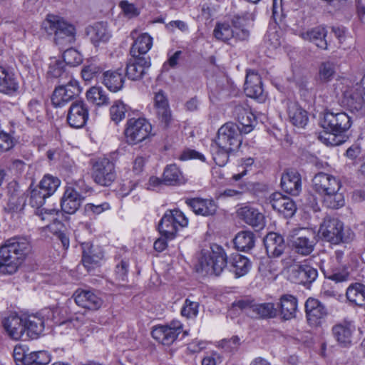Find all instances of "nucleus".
Returning <instances> with one entry per match:
<instances>
[{
    "instance_id": "f257e3e1",
    "label": "nucleus",
    "mask_w": 365,
    "mask_h": 365,
    "mask_svg": "<svg viewBox=\"0 0 365 365\" xmlns=\"http://www.w3.org/2000/svg\"><path fill=\"white\" fill-rule=\"evenodd\" d=\"M242 134L240 126L232 122L225 123L218 129L217 137L210 146L216 165L224 166L227 164L230 154L240 148Z\"/></svg>"
},
{
    "instance_id": "f03ea898",
    "label": "nucleus",
    "mask_w": 365,
    "mask_h": 365,
    "mask_svg": "<svg viewBox=\"0 0 365 365\" xmlns=\"http://www.w3.org/2000/svg\"><path fill=\"white\" fill-rule=\"evenodd\" d=\"M314 190L322 196L324 205L330 209H339L345 205L344 194L340 192L341 180L336 177L323 172L312 179Z\"/></svg>"
},
{
    "instance_id": "7ed1b4c3",
    "label": "nucleus",
    "mask_w": 365,
    "mask_h": 365,
    "mask_svg": "<svg viewBox=\"0 0 365 365\" xmlns=\"http://www.w3.org/2000/svg\"><path fill=\"white\" fill-rule=\"evenodd\" d=\"M351 123V117L345 112L325 111L321 125L328 132L321 133L319 136V140L327 145H341L344 142L341 135L350 128Z\"/></svg>"
},
{
    "instance_id": "20e7f679",
    "label": "nucleus",
    "mask_w": 365,
    "mask_h": 365,
    "mask_svg": "<svg viewBox=\"0 0 365 365\" xmlns=\"http://www.w3.org/2000/svg\"><path fill=\"white\" fill-rule=\"evenodd\" d=\"M319 234L324 240L335 245L348 242L354 237V234L349 229H344L342 222L329 217L324 219L320 225Z\"/></svg>"
},
{
    "instance_id": "39448f33",
    "label": "nucleus",
    "mask_w": 365,
    "mask_h": 365,
    "mask_svg": "<svg viewBox=\"0 0 365 365\" xmlns=\"http://www.w3.org/2000/svg\"><path fill=\"white\" fill-rule=\"evenodd\" d=\"M231 26L226 23L217 24L214 29L215 37L220 41L227 42L232 38L240 41L247 40L250 32L245 28L247 25V19L242 16H235L232 19Z\"/></svg>"
},
{
    "instance_id": "423d86ee",
    "label": "nucleus",
    "mask_w": 365,
    "mask_h": 365,
    "mask_svg": "<svg viewBox=\"0 0 365 365\" xmlns=\"http://www.w3.org/2000/svg\"><path fill=\"white\" fill-rule=\"evenodd\" d=\"M292 250L302 256L310 255L315 246L314 232L307 228L292 230L288 237Z\"/></svg>"
},
{
    "instance_id": "0eeeda50",
    "label": "nucleus",
    "mask_w": 365,
    "mask_h": 365,
    "mask_svg": "<svg viewBox=\"0 0 365 365\" xmlns=\"http://www.w3.org/2000/svg\"><path fill=\"white\" fill-rule=\"evenodd\" d=\"M151 131L152 125L145 118H130L124 131L126 143L131 145H137L149 138Z\"/></svg>"
},
{
    "instance_id": "6e6552de",
    "label": "nucleus",
    "mask_w": 365,
    "mask_h": 365,
    "mask_svg": "<svg viewBox=\"0 0 365 365\" xmlns=\"http://www.w3.org/2000/svg\"><path fill=\"white\" fill-rule=\"evenodd\" d=\"M187 224V218L180 210H169L160 220L158 230L166 239H173L179 228L185 227Z\"/></svg>"
},
{
    "instance_id": "1a4fd4ad",
    "label": "nucleus",
    "mask_w": 365,
    "mask_h": 365,
    "mask_svg": "<svg viewBox=\"0 0 365 365\" xmlns=\"http://www.w3.org/2000/svg\"><path fill=\"white\" fill-rule=\"evenodd\" d=\"M47 20L54 32V41L57 45L64 47L74 43L76 31L73 25L55 16H48Z\"/></svg>"
},
{
    "instance_id": "9d476101",
    "label": "nucleus",
    "mask_w": 365,
    "mask_h": 365,
    "mask_svg": "<svg viewBox=\"0 0 365 365\" xmlns=\"http://www.w3.org/2000/svg\"><path fill=\"white\" fill-rule=\"evenodd\" d=\"M365 79L360 83H346L341 88L342 103L351 110H360L363 107V95L365 93Z\"/></svg>"
},
{
    "instance_id": "9b49d317",
    "label": "nucleus",
    "mask_w": 365,
    "mask_h": 365,
    "mask_svg": "<svg viewBox=\"0 0 365 365\" xmlns=\"http://www.w3.org/2000/svg\"><path fill=\"white\" fill-rule=\"evenodd\" d=\"M81 92V88L78 82L70 77L68 82L62 84L54 90L51 101L55 107H62L69 101H71L76 96Z\"/></svg>"
},
{
    "instance_id": "f8f14e48",
    "label": "nucleus",
    "mask_w": 365,
    "mask_h": 365,
    "mask_svg": "<svg viewBox=\"0 0 365 365\" xmlns=\"http://www.w3.org/2000/svg\"><path fill=\"white\" fill-rule=\"evenodd\" d=\"M92 178L101 186H109L115 179L114 164L107 158L97 160L92 168Z\"/></svg>"
},
{
    "instance_id": "ddd939ff",
    "label": "nucleus",
    "mask_w": 365,
    "mask_h": 365,
    "mask_svg": "<svg viewBox=\"0 0 365 365\" xmlns=\"http://www.w3.org/2000/svg\"><path fill=\"white\" fill-rule=\"evenodd\" d=\"M182 331V324L179 321H173L168 325L154 327L151 334L158 342L164 345H170Z\"/></svg>"
},
{
    "instance_id": "4468645a",
    "label": "nucleus",
    "mask_w": 365,
    "mask_h": 365,
    "mask_svg": "<svg viewBox=\"0 0 365 365\" xmlns=\"http://www.w3.org/2000/svg\"><path fill=\"white\" fill-rule=\"evenodd\" d=\"M89 117V110L87 104L81 100L72 101L67 114L68 125L74 128H83Z\"/></svg>"
},
{
    "instance_id": "2eb2a0df",
    "label": "nucleus",
    "mask_w": 365,
    "mask_h": 365,
    "mask_svg": "<svg viewBox=\"0 0 365 365\" xmlns=\"http://www.w3.org/2000/svg\"><path fill=\"white\" fill-rule=\"evenodd\" d=\"M22 261L11 249L4 243L0 247V273L13 274L18 270Z\"/></svg>"
},
{
    "instance_id": "dca6fc26",
    "label": "nucleus",
    "mask_w": 365,
    "mask_h": 365,
    "mask_svg": "<svg viewBox=\"0 0 365 365\" xmlns=\"http://www.w3.org/2000/svg\"><path fill=\"white\" fill-rule=\"evenodd\" d=\"M151 65L150 58L145 56L132 57L127 64L126 75L133 81L140 79Z\"/></svg>"
},
{
    "instance_id": "f3484780",
    "label": "nucleus",
    "mask_w": 365,
    "mask_h": 365,
    "mask_svg": "<svg viewBox=\"0 0 365 365\" xmlns=\"http://www.w3.org/2000/svg\"><path fill=\"white\" fill-rule=\"evenodd\" d=\"M73 298L77 305L90 310H97L103 304V299L91 290L77 289Z\"/></svg>"
},
{
    "instance_id": "a211bd4d",
    "label": "nucleus",
    "mask_w": 365,
    "mask_h": 365,
    "mask_svg": "<svg viewBox=\"0 0 365 365\" xmlns=\"http://www.w3.org/2000/svg\"><path fill=\"white\" fill-rule=\"evenodd\" d=\"M237 213L241 220L252 227L262 228L264 225V215L252 205L241 207Z\"/></svg>"
},
{
    "instance_id": "6ab92c4d",
    "label": "nucleus",
    "mask_w": 365,
    "mask_h": 365,
    "mask_svg": "<svg viewBox=\"0 0 365 365\" xmlns=\"http://www.w3.org/2000/svg\"><path fill=\"white\" fill-rule=\"evenodd\" d=\"M233 115L240 123V132L244 134L250 133L254 128L255 116L247 105H237L235 107Z\"/></svg>"
},
{
    "instance_id": "aec40b11",
    "label": "nucleus",
    "mask_w": 365,
    "mask_h": 365,
    "mask_svg": "<svg viewBox=\"0 0 365 365\" xmlns=\"http://www.w3.org/2000/svg\"><path fill=\"white\" fill-rule=\"evenodd\" d=\"M187 205L197 215L213 216L217 210V205L212 199L192 198L186 201Z\"/></svg>"
},
{
    "instance_id": "412c9836",
    "label": "nucleus",
    "mask_w": 365,
    "mask_h": 365,
    "mask_svg": "<svg viewBox=\"0 0 365 365\" xmlns=\"http://www.w3.org/2000/svg\"><path fill=\"white\" fill-rule=\"evenodd\" d=\"M270 203L274 210L282 214L285 217H292L297 209L294 202L291 198L282 195L279 192L272 195Z\"/></svg>"
},
{
    "instance_id": "4be33fe9",
    "label": "nucleus",
    "mask_w": 365,
    "mask_h": 365,
    "mask_svg": "<svg viewBox=\"0 0 365 365\" xmlns=\"http://www.w3.org/2000/svg\"><path fill=\"white\" fill-rule=\"evenodd\" d=\"M86 34L96 47L106 43L111 37L107 24L103 22H98L88 27Z\"/></svg>"
},
{
    "instance_id": "5701e85b",
    "label": "nucleus",
    "mask_w": 365,
    "mask_h": 365,
    "mask_svg": "<svg viewBox=\"0 0 365 365\" xmlns=\"http://www.w3.org/2000/svg\"><path fill=\"white\" fill-rule=\"evenodd\" d=\"M3 327L8 336L14 340L23 339L25 336L23 319L18 316L11 315L5 318L3 320Z\"/></svg>"
},
{
    "instance_id": "b1692460",
    "label": "nucleus",
    "mask_w": 365,
    "mask_h": 365,
    "mask_svg": "<svg viewBox=\"0 0 365 365\" xmlns=\"http://www.w3.org/2000/svg\"><path fill=\"white\" fill-rule=\"evenodd\" d=\"M137 31L131 32V37L134 42L130 48L132 57L141 56L147 53L153 46V38L147 33H143L136 36Z\"/></svg>"
},
{
    "instance_id": "393cba45",
    "label": "nucleus",
    "mask_w": 365,
    "mask_h": 365,
    "mask_svg": "<svg viewBox=\"0 0 365 365\" xmlns=\"http://www.w3.org/2000/svg\"><path fill=\"white\" fill-rule=\"evenodd\" d=\"M245 92L246 95L252 98L264 99L263 89L260 76L254 71L247 73L245 83Z\"/></svg>"
},
{
    "instance_id": "a878e982",
    "label": "nucleus",
    "mask_w": 365,
    "mask_h": 365,
    "mask_svg": "<svg viewBox=\"0 0 365 365\" xmlns=\"http://www.w3.org/2000/svg\"><path fill=\"white\" fill-rule=\"evenodd\" d=\"M267 255L271 257H278L284 252L286 245L284 238L275 232L267 234L264 240Z\"/></svg>"
},
{
    "instance_id": "bb28decb",
    "label": "nucleus",
    "mask_w": 365,
    "mask_h": 365,
    "mask_svg": "<svg viewBox=\"0 0 365 365\" xmlns=\"http://www.w3.org/2000/svg\"><path fill=\"white\" fill-rule=\"evenodd\" d=\"M281 187L287 193L297 195L301 191V177L295 170H287L281 178Z\"/></svg>"
},
{
    "instance_id": "cd10ccee",
    "label": "nucleus",
    "mask_w": 365,
    "mask_h": 365,
    "mask_svg": "<svg viewBox=\"0 0 365 365\" xmlns=\"http://www.w3.org/2000/svg\"><path fill=\"white\" fill-rule=\"evenodd\" d=\"M305 312L309 324L314 325L327 315L324 306L317 299L309 298L305 303Z\"/></svg>"
},
{
    "instance_id": "c85d7f7f",
    "label": "nucleus",
    "mask_w": 365,
    "mask_h": 365,
    "mask_svg": "<svg viewBox=\"0 0 365 365\" xmlns=\"http://www.w3.org/2000/svg\"><path fill=\"white\" fill-rule=\"evenodd\" d=\"M81 197L77 191L71 187H68L61 199V210L68 214L75 213L81 203Z\"/></svg>"
},
{
    "instance_id": "c756f323",
    "label": "nucleus",
    "mask_w": 365,
    "mask_h": 365,
    "mask_svg": "<svg viewBox=\"0 0 365 365\" xmlns=\"http://www.w3.org/2000/svg\"><path fill=\"white\" fill-rule=\"evenodd\" d=\"M292 274L296 282L304 284L313 282L318 276L317 270L307 264L294 267L292 269Z\"/></svg>"
},
{
    "instance_id": "7c9ffc66",
    "label": "nucleus",
    "mask_w": 365,
    "mask_h": 365,
    "mask_svg": "<svg viewBox=\"0 0 365 365\" xmlns=\"http://www.w3.org/2000/svg\"><path fill=\"white\" fill-rule=\"evenodd\" d=\"M82 262L83 266L90 271L98 267L103 257V254L98 248L88 244L83 245Z\"/></svg>"
},
{
    "instance_id": "2f4dec72",
    "label": "nucleus",
    "mask_w": 365,
    "mask_h": 365,
    "mask_svg": "<svg viewBox=\"0 0 365 365\" xmlns=\"http://www.w3.org/2000/svg\"><path fill=\"white\" fill-rule=\"evenodd\" d=\"M354 330V327L347 322L337 324L332 327V333L335 339L342 346L351 344Z\"/></svg>"
},
{
    "instance_id": "473e14b6",
    "label": "nucleus",
    "mask_w": 365,
    "mask_h": 365,
    "mask_svg": "<svg viewBox=\"0 0 365 365\" xmlns=\"http://www.w3.org/2000/svg\"><path fill=\"white\" fill-rule=\"evenodd\" d=\"M287 114L290 122L294 126L304 128L308 123L307 112L296 102H289L287 104Z\"/></svg>"
},
{
    "instance_id": "72a5a7b5",
    "label": "nucleus",
    "mask_w": 365,
    "mask_h": 365,
    "mask_svg": "<svg viewBox=\"0 0 365 365\" xmlns=\"http://www.w3.org/2000/svg\"><path fill=\"white\" fill-rule=\"evenodd\" d=\"M154 101L159 120L166 126L168 125L172 119L171 111L168 99L163 91L155 93Z\"/></svg>"
},
{
    "instance_id": "f704fd0d",
    "label": "nucleus",
    "mask_w": 365,
    "mask_h": 365,
    "mask_svg": "<svg viewBox=\"0 0 365 365\" xmlns=\"http://www.w3.org/2000/svg\"><path fill=\"white\" fill-rule=\"evenodd\" d=\"M19 83L14 76V74L0 66V92L11 95L17 91Z\"/></svg>"
},
{
    "instance_id": "c9c22d12",
    "label": "nucleus",
    "mask_w": 365,
    "mask_h": 365,
    "mask_svg": "<svg viewBox=\"0 0 365 365\" xmlns=\"http://www.w3.org/2000/svg\"><path fill=\"white\" fill-rule=\"evenodd\" d=\"M5 243L19 256L22 262L31 250V244L26 237H14L6 240Z\"/></svg>"
},
{
    "instance_id": "e433bc0d",
    "label": "nucleus",
    "mask_w": 365,
    "mask_h": 365,
    "mask_svg": "<svg viewBox=\"0 0 365 365\" xmlns=\"http://www.w3.org/2000/svg\"><path fill=\"white\" fill-rule=\"evenodd\" d=\"M327 31L325 28L318 26L301 34V37L314 43L318 48L322 49L327 48V42L325 39Z\"/></svg>"
},
{
    "instance_id": "4c0bfd02",
    "label": "nucleus",
    "mask_w": 365,
    "mask_h": 365,
    "mask_svg": "<svg viewBox=\"0 0 365 365\" xmlns=\"http://www.w3.org/2000/svg\"><path fill=\"white\" fill-rule=\"evenodd\" d=\"M23 321L25 332L26 331V336L36 338L43 330V321L37 315H29L23 319Z\"/></svg>"
},
{
    "instance_id": "58836bf2",
    "label": "nucleus",
    "mask_w": 365,
    "mask_h": 365,
    "mask_svg": "<svg viewBox=\"0 0 365 365\" xmlns=\"http://www.w3.org/2000/svg\"><path fill=\"white\" fill-rule=\"evenodd\" d=\"M349 302L359 307L365 306V285L361 283L350 284L346 292Z\"/></svg>"
},
{
    "instance_id": "ea45409f",
    "label": "nucleus",
    "mask_w": 365,
    "mask_h": 365,
    "mask_svg": "<svg viewBox=\"0 0 365 365\" xmlns=\"http://www.w3.org/2000/svg\"><path fill=\"white\" fill-rule=\"evenodd\" d=\"M280 313L285 320L291 319L296 316L297 299L292 295L285 294L280 299Z\"/></svg>"
},
{
    "instance_id": "a19ab883",
    "label": "nucleus",
    "mask_w": 365,
    "mask_h": 365,
    "mask_svg": "<svg viewBox=\"0 0 365 365\" xmlns=\"http://www.w3.org/2000/svg\"><path fill=\"white\" fill-rule=\"evenodd\" d=\"M103 84L112 92H117L122 89L124 78L118 71H107L103 73Z\"/></svg>"
},
{
    "instance_id": "79ce46f5",
    "label": "nucleus",
    "mask_w": 365,
    "mask_h": 365,
    "mask_svg": "<svg viewBox=\"0 0 365 365\" xmlns=\"http://www.w3.org/2000/svg\"><path fill=\"white\" fill-rule=\"evenodd\" d=\"M163 184L176 185L184 182L182 173L175 164L167 165L163 174Z\"/></svg>"
},
{
    "instance_id": "37998d69",
    "label": "nucleus",
    "mask_w": 365,
    "mask_h": 365,
    "mask_svg": "<svg viewBox=\"0 0 365 365\" xmlns=\"http://www.w3.org/2000/svg\"><path fill=\"white\" fill-rule=\"evenodd\" d=\"M234 244L238 250L248 251L255 245V235L251 231H241L235 236Z\"/></svg>"
},
{
    "instance_id": "c03bdc74",
    "label": "nucleus",
    "mask_w": 365,
    "mask_h": 365,
    "mask_svg": "<svg viewBox=\"0 0 365 365\" xmlns=\"http://www.w3.org/2000/svg\"><path fill=\"white\" fill-rule=\"evenodd\" d=\"M231 267L232 272L236 277H240L248 273L251 268V263L247 257L235 255L232 259Z\"/></svg>"
},
{
    "instance_id": "a18cd8bd",
    "label": "nucleus",
    "mask_w": 365,
    "mask_h": 365,
    "mask_svg": "<svg viewBox=\"0 0 365 365\" xmlns=\"http://www.w3.org/2000/svg\"><path fill=\"white\" fill-rule=\"evenodd\" d=\"M47 75L51 78H60L62 82L63 78L70 79V76L66 71V65L61 59L51 58L48 66Z\"/></svg>"
},
{
    "instance_id": "49530a36",
    "label": "nucleus",
    "mask_w": 365,
    "mask_h": 365,
    "mask_svg": "<svg viewBox=\"0 0 365 365\" xmlns=\"http://www.w3.org/2000/svg\"><path fill=\"white\" fill-rule=\"evenodd\" d=\"M276 314L277 309L272 303H255L252 312H249V315L255 318H272L276 316Z\"/></svg>"
},
{
    "instance_id": "de8ad7c7",
    "label": "nucleus",
    "mask_w": 365,
    "mask_h": 365,
    "mask_svg": "<svg viewBox=\"0 0 365 365\" xmlns=\"http://www.w3.org/2000/svg\"><path fill=\"white\" fill-rule=\"evenodd\" d=\"M336 73V64L331 61H326L319 66L318 78L321 83H326L331 81Z\"/></svg>"
},
{
    "instance_id": "09e8293b",
    "label": "nucleus",
    "mask_w": 365,
    "mask_h": 365,
    "mask_svg": "<svg viewBox=\"0 0 365 365\" xmlns=\"http://www.w3.org/2000/svg\"><path fill=\"white\" fill-rule=\"evenodd\" d=\"M26 205V200L23 195H12L9 197L6 210L13 216L19 217Z\"/></svg>"
},
{
    "instance_id": "8fccbe9b",
    "label": "nucleus",
    "mask_w": 365,
    "mask_h": 365,
    "mask_svg": "<svg viewBox=\"0 0 365 365\" xmlns=\"http://www.w3.org/2000/svg\"><path fill=\"white\" fill-rule=\"evenodd\" d=\"M212 255V268L204 267L207 269V272L210 275L214 274L218 276L223 271L227 265V258L224 252L214 253Z\"/></svg>"
},
{
    "instance_id": "3c124183",
    "label": "nucleus",
    "mask_w": 365,
    "mask_h": 365,
    "mask_svg": "<svg viewBox=\"0 0 365 365\" xmlns=\"http://www.w3.org/2000/svg\"><path fill=\"white\" fill-rule=\"evenodd\" d=\"M88 101L100 106L108 105L109 98L101 88L92 87L86 92Z\"/></svg>"
},
{
    "instance_id": "603ef678",
    "label": "nucleus",
    "mask_w": 365,
    "mask_h": 365,
    "mask_svg": "<svg viewBox=\"0 0 365 365\" xmlns=\"http://www.w3.org/2000/svg\"><path fill=\"white\" fill-rule=\"evenodd\" d=\"M60 180L51 175H46L38 184V187L48 196H51L59 187Z\"/></svg>"
},
{
    "instance_id": "864d4df0",
    "label": "nucleus",
    "mask_w": 365,
    "mask_h": 365,
    "mask_svg": "<svg viewBox=\"0 0 365 365\" xmlns=\"http://www.w3.org/2000/svg\"><path fill=\"white\" fill-rule=\"evenodd\" d=\"M128 110V106L122 101H115L110 108L111 120L115 123H118L125 118Z\"/></svg>"
},
{
    "instance_id": "5fc2aeb1",
    "label": "nucleus",
    "mask_w": 365,
    "mask_h": 365,
    "mask_svg": "<svg viewBox=\"0 0 365 365\" xmlns=\"http://www.w3.org/2000/svg\"><path fill=\"white\" fill-rule=\"evenodd\" d=\"M48 197H49L37 185L31 190L29 204L37 210L40 209Z\"/></svg>"
},
{
    "instance_id": "6e6d98bb",
    "label": "nucleus",
    "mask_w": 365,
    "mask_h": 365,
    "mask_svg": "<svg viewBox=\"0 0 365 365\" xmlns=\"http://www.w3.org/2000/svg\"><path fill=\"white\" fill-rule=\"evenodd\" d=\"M14 130L6 132L0 127V150L8 151L14 146Z\"/></svg>"
},
{
    "instance_id": "4d7b16f0",
    "label": "nucleus",
    "mask_w": 365,
    "mask_h": 365,
    "mask_svg": "<svg viewBox=\"0 0 365 365\" xmlns=\"http://www.w3.org/2000/svg\"><path fill=\"white\" fill-rule=\"evenodd\" d=\"M62 61L65 65L76 66L82 62V56L76 50L68 48L63 52Z\"/></svg>"
},
{
    "instance_id": "13d9d810",
    "label": "nucleus",
    "mask_w": 365,
    "mask_h": 365,
    "mask_svg": "<svg viewBox=\"0 0 365 365\" xmlns=\"http://www.w3.org/2000/svg\"><path fill=\"white\" fill-rule=\"evenodd\" d=\"M208 267L212 268V252H202L198 259V262L196 264V271L203 274H209L207 272V269H204V267Z\"/></svg>"
},
{
    "instance_id": "bf43d9fd",
    "label": "nucleus",
    "mask_w": 365,
    "mask_h": 365,
    "mask_svg": "<svg viewBox=\"0 0 365 365\" xmlns=\"http://www.w3.org/2000/svg\"><path fill=\"white\" fill-rule=\"evenodd\" d=\"M115 272L116 277L121 281H125L127 277L129 268V262L126 258H117Z\"/></svg>"
},
{
    "instance_id": "052dcab7",
    "label": "nucleus",
    "mask_w": 365,
    "mask_h": 365,
    "mask_svg": "<svg viewBox=\"0 0 365 365\" xmlns=\"http://www.w3.org/2000/svg\"><path fill=\"white\" fill-rule=\"evenodd\" d=\"M199 304L196 302L187 299L181 309V314L187 318L195 317L198 313Z\"/></svg>"
},
{
    "instance_id": "680f3d73",
    "label": "nucleus",
    "mask_w": 365,
    "mask_h": 365,
    "mask_svg": "<svg viewBox=\"0 0 365 365\" xmlns=\"http://www.w3.org/2000/svg\"><path fill=\"white\" fill-rule=\"evenodd\" d=\"M103 68L95 63H91L83 67L81 71V76L84 81H89L98 74L101 73Z\"/></svg>"
},
{
    "instance_id": "e2e57ef3",
    "label": "nucleus",
    "mask_w": 365,
    "mask_h": 365,
    "mask_svg": "<svg viewBox=\"0 0 365 365\" xmlns=\"http://www.w3.org/2000/svg\"><path fill=\"white\" fill-rule=\"evenodd\" d=\"M110 206L108 203H101L95 205L93 203H88L84 206V213L87 216L96 215L102 213L105 210H109Z\"/></svg>"
},
{
    "instance_id": "0e129e2a",
    "label": "nucleus",
    "mask_w": 365,
    "mask_h": 365,
    "mask_svg": "<svg viewBox=\"0 0 365 365\" xmlns=\"http://www.w3.org/2000/svg\"><path fill=\"white\" fill-rule=\"evenodd\" d=\"M42 106L40 103L36 100L31 101L28 104V116L27 119L32 121L39 120Z\"/></svg>"
},
{
    "instance_id": "69168bd1",
    "label": "nucleus",
    "mask_w": 365,
    "mask_h": 365,
    "mask_svg": "<svg viewBox=\"0 0 365 365\" xmlns=\"http://www.w3.org/2000/svg\"><path fill=\"white\" fill-rule=\"evenodd\" d=\"M58 210L54 208H40L36 211V214L42 221L52 222L57 219Z\"/></svg>"
},
{
    "instance_id": "338daca9",
    "label": "nucleus",
    "mask_w": 365,
    "mask_h": 365,
    "mask_svg": "<svg viewBox=\"0 0 365 365\" xmlns=\"http://www.w3.org/2000/svg\"><path fill=\"white\" fill-rule=\"evenodd\" d=\"M240 345V339L235 336L229 339H223L220 342V346L228 352H232L238 349Z\"/></svg>"
},
{
    "instance_id": "774afa93",
    "label": "nucleus",
    "mask_w": 365,
    "mask_h": 365,
    "mask_svg": "<svg viewBox=\"0 0 365 365\" xmlns=\"http://www.w3.org/2000/svg\"><path fill=\"white\" fill-rule=\"evenodd\" d=\"M120 6L125 15L128 18L137 16L140 13L139 9L133 4H130L128 1H120Z\"/></svg>"
}]
</instances>
